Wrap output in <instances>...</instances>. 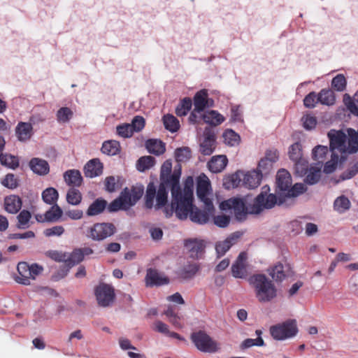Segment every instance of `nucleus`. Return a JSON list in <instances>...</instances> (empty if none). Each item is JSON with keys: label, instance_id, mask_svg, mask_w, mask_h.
<instances>
[{"label": "nucleus", "instance_id": "26", "mask_svg": "<svg viewBox=\"0 0 358 358\" xmlns=\"http://www.w3.org/2000/svg\"><path fill=\"white\" fill-rule=\"evenodd\" d=\"M289 268L288 265L284 266L283 264L279 263L271 268L268 270L270 275L272 277L273 280L275 281H282L287 276L289 275Z\"/></svg>", "mask_w": 358, "mask_h": 358}, {"label": "nucleus", "instance_id": "58", "mask_svg": "<svg viewBox=\"0 0 358 358\" xmlns=\"http://www.w3.org/2000/svg\"><path fill=\"white\" fill-rule=\"evenodd\" d=\"M294 167L296 173L299 176L306 174L308 170V162L305 158H302L298 161H295Z\"/></svg>", "mask_w": 358, "mask_h": 358}, {"label": "nucleus", "instance_id": "44", "mask_svg": "<svg viewBox=\"0 0 358 358\" xmlns=\"http://www.w3.org/2000/svg\"><path fill=\"white\" fill-rule=\"evenodd\" d=\"M327 146L324 145H317L313 150L312 155L313 158L317 162L316 165H322L323 161L324 160L325 156L328 152Z\"/></svg>", "mask_w": 358, "mask_h": 358}, {"label": "nucleus", "instance_id": "47", "mask_svg": "<svg viewBox=\"0 0 358 358\" xmlns=\"http://www.w3.org/2000/svg\"><path fill=\"white\" fill-rule=\"evenodd\" d=\"M345 159H341V155L339 156L337 153L331 154V160L326 162L324 166V172L326 173H331L334 172L338 166V162L341 164Z\"/></svg>", "mask_w": 358, "mask_h": 358}, {"label": "nucleus", "instance_id": "28", "mask_svg": "<svg viewBox=\"0 0 358 358\" xmlns=\"http://www.w3.org/2000/svg\"><path fill=\"white\" fill-rule=\"evenodd\" d=\"M64 179L69 186H80L83 182V177L78 170L71 169L64 173Z\"/></svg>", "mask_w": 358, "mask_h": 358}, {"label": "nucleus", "instance_id": "42", "mask_svg": "<svg viewBox=\"0 0 358 358\" xmlns=\"http://www.w3.org/2000/svg\"><path fill=\"white\" fill-rule=\"evenodd\" d=\"M62 213V208L57 204L53 205L45 213V220L50 222H57L61 218Z\"/></svg>", "mask_w": 358, "mask_h": 358}, {"label": "nucleus", "instance_id": "30", "mask_svg": "<svg viewBox=\"0 0 358 358\" xmlns=\"http://www.w3.org/2000/svg\"><path fill=\"white\" fill-rule=\"evenodd\" d=\"M200 118L204 122L213 126L219 125L224 121V117L216 110L208 111L201 115Z\"/></svg>", "mask_w": 358, "mask_h": 358}, {"label": "nucleus", "instance_id": "40", "mask_svg": "<svg viewBox=\"0 0 358 358\" xmlns=\"http://www.w3.org/2000/svg\"><path fill=\"white\" fill-rule=\"evenodd\" d=\"M58 198L59 193L57 190L54 187H48L42 192L43 201L47 204H57Z\"/></svg>", "mask_w": 358, "mask_h": 358}, {"label": "nucleus", "instance_id": "61", "mask_svg": "<svg viewBox=\"0 0 358 358\" xmlns=\"http://www.w3.org/2000/svg\"><path fill=\"white\" fill-rule=\"evenodd\" d=\"M1 184L9 189H15L18 186V181L12 173L7 174L1 181Z\"/></svg>", "mask_w": 358, "mask_h": 358}, {"label": "nucleus", "instance_id": "8", "mask_svg": "<svg viewBox=\"0 0 358 358\" xmlns=\"http://www.w3.org/2000/svg\"><path fill=\"white\" fill-rule=\"evenodd\" d=\"M115 232V227L111 223H96L87 229L86 236L93 241H100L111 236Z\"/></svg>", "mask_w": 358, "mask_h": 358}, {"label": "nucleus", "instance_id": "45", "mask_svg": "<svg viewBox=\"0 0 358 358\" xmlns=\"http://www.w3.org/2000/svg\"><path fill=\"white\" fill-rule=\"evenodd\" d=\"M165 128L171 132H176L180 127L179 121L173 115L167 114L163 117Z\"/></svg>", "mask_w": 358, "mask_h": 358}, {"label": "nucleus", "instance_id": "37", "mask_svg": "<svg viewBox=\"0 0 358 358\" xmlns=\"http://www.w3.org/2000/svg\"><path fill=\"white\" fill-rule=\"evenodd\" d=\"M120 151V143L115 140H110L103 142L101 147V152L109 156H113Z\"/></svg>", "mask_w": 358, "mask_h": 358}, {"label": "nucleus", "instance_id": "36", "mask_svg": "<svg viewBox=\"0 0 358 358\" xmlns=\"http://www.w3.org/2000/svg\"><path fill=\"white\" fill-rule=\"evenodd\" d=\"M322 165L310 166L307 171V176L305 178V182L308 185H315L320 179Z\"/></svg>", "mask_w": 358, "mask_h": 358}, {"label": "nucleus", "instance_id": "56", "mask_svg": "<svg viewBox=\"0 0 358 358\" xmlns=\"http://www.w3.org/2000/svg\"><path fill=\"white\" fill-rule=\"evenodd\" d=\"M31 213L29 211L23 210L17 215V227L20 229H26L29 227V222L31 219Z\"/></svg>", "mask_w": 358, "mask_h": 358}, {"label": "nucleus", "instance_id": "32", "mask_svg": "<svg viewBox=\"0 0 358 358\" xmlns=\"http://www.w3.org/2000/svg\"><path fill=\"white\" fill-rule=\"evenodd\" d=\"M317 101L322 105L332 106L335 103L336 96L333 90L322 89L317 94Z\"/></svg>", "mask_w": 358, "mask_h": 358}, {"label": "nucleus", "instance_id": "48", "mask_svg": "<svg viewBox=\"0 0 358 358\" xmlns=\"http://www.w3.org/2000/svg\"><path fill=\"white\" fill-rule=\"evenodd\" d=\"M155 164V159L152 156H144L138 159L137 162V169L144 171L152 167Z\"/></svg>", "mask_w": 358, "mask_h": 358}, {"label": "nucleus", "instance_id": "52", "mask_svg": "<svg viewBox=\"0 0 358 358\" xmlns=\"http://www.w3.org/2000/svg\"><path fill=\"white\" fill-rule=\"evenodd\" d=\"M66 201L69 204L73 206L80 204L82 201L80 192L75 188L69 189L66 194Z\"/></svg>", "mask_w": 358, "mask_h": 358}, {"label": "nucleus", "instance_id": "23", "mask_svg": "<svg viewBox=\"0 0 358 358\" xmlns=\"http://www.w3.org/2000/svg\"><path fill=\"white\" fill-rule=\"evenodd\" d=\"M262 178V176L257 171L243 172V187L248 189L256 188L260 185Z\"/></svg>", "mask_w": 358, "mask_h": 358}, {"label": "nucleus", "instance_id": "24", "mask_svg": "<svg viewBox=\"0 0 358 358\" xmlns=\"http://www.w3.org/2000/svg\"><path fill=\"white\" fill-rule=\"evenodd\" d=\"M228 159L225 155H217L211 158L208 163L209 170L213 173H220L226 167Z\"/></svg>", "mask_w": 358, "mask_h": 358}, {"label": "nucleus", "instance_id": "33", "mask_svg": "<svg viewBox=\"0 0 358 358\" xmlns=\"http://www.w3.org/2000/svg\"><path fill=\"white\" fill-rule=\"evenodd\" d=\"M146 148L150 153L155 155L163 154L165 150V144L157 139H150L146 141Z\"/></svg>", "mask_w": 358, "mask_h": 358}, {"label": "nucleus", "instance_id": "35", "mask_svg": "<svg viewBox=\"0 0 358 358\" xmlns=\"http://www.w3.org/2000/svg\"><path fill=\"white\" fill-rule=\"evenodd\" d=\"M199 270V266L196 263H190L185 264L179 271V275L184 279H190L193 278Z\"/></svg>", "mask_w": 358, "mask_h": 358}, {"label": "nucleus", "instance_id": "34", "mask_svg": "<svg viewBox=\"0 0 358 358\" xmlns=\"http://www.w3.org/2000/svg\"><path fill=\"white\" fill-rule=\"evenodd\" d=\"M343 102L350 113L358 117V91L352 98L348 94H344Z\"/></svg>", "mask_w": 358, "mask_h": 358}, {"label": "nucleus", "instance_id": "10", "mask_svg": "<svg viewBox=\"0 0 358 358\" xmlns=\"http://www.w3.org/2000/svg\"><path fill=\"white\" fill-rule=\"evenodd\" d=\"M263 189H264V192H262L255 198L252 208L250 210L251 213L259 214L264 209L271 208L277 203L278 199L275 194H266V191L269 190V187L264 186Z\"/></svg>", "mask_w": 358, "mask_h": 358}, {"label": "nucleus", "instance_id": "43", "mask_svg": "<svg viewBox=\"0 0 358 358\" xmlns=\"http://www.w3.org/2000/svg\"><path fill=\"white\" fill-rule=\"evenodd\" d=\"M73 113L69 107L60 108L56 114L57 121L59 124H65L69 122L73 117Z\"/></svg>", "mask_w": 358, "mask_h": 358}, {"label": "nucleus", "instance_id": "38", "mask_svg": "<svg viewBox=\"0 0 358 358\" xmlns=\"http://www.w3.org/2000/svg\"><path fill=\"white\" fill-rule=\"evenodd\" d=\"M351 203L348 198L344 195L337 197L334 202V209L337 213L342 214L350 208Z\"/></svg>", "mask_w": 358, "mask_h": 358}, {"label": "nucleus", "instance_id": "27", "mask_svg": "<svg viewBox=\"0 0 358 358\" xmlns=\"http://www.w3.org/2000/svg\"><path fill=\"white\" fill-rule=\"evenodd\" d=\"M215 138L213 134H206L200 145V151L204 155H210L215 150Z\"/></svg>", "mask_w": 358, "mask_h": 358}, {"label": "nucleus", "instance_id": "46", "mask_svg": "<svg viewBox=\"0 0 358 358\" xmlns=\"http://www.w3.org/2000/svg\"><path fill=\"white\" fill-rule=\"evenodd\" d=\"M257 338L256 339L253 338H247L243 341L241 343V348L246 349L251 348L252 346H264V341L262 338L261 335L262 334L261 330H256L255 331Z\"/></svg>", "mask_w": 358, "mask_h": 358}, {"label": "nucleus", "instance_id": "41", "mask_svg": "<svg viewBox=\"0 0 358 358\" xmlns=\"http://www.w3.org/2000/svg\"><path fill=\"white\" fill-rule=\"evenodd\" d=\"M306 191V187L303 183H296L293 187H289L283 195V202L285 199L296 197Z\"/></svg>", "mask_w": 358, "mask_h": 358}, {"label": "nucleus", "instance_id": "31", "mask_svg": "<svg viewBox=\"0 0 358 358\" xmlns=\"http://www.w3.org/2000/svg\"><path fill=\"white\" fill-rule=\"evenodd\" d=\"M243 171H237L224 179V186L226 189L241 187L243 186Z\"/></svg>", "mask_w": 358, "mask_h": 358}, {"label": "nucleus", "instance_id": "2", "mask_svg": "<svg viewBox=\"0 0 358 358\" xmlns=\"http://www.w3.org/2000/svg\"><path fill=\"white\" fill-rule=\"evenodd\" d=\"M172 163L170 160L165 161L160 171V185L157 192L153 182H150L147 186L145 196V204L146 208H152L154 206V200L156 199V209H159L167 203L168 188H170L172 199L177 201V197L182 194V189L180 186V178L181 175L180 166L178 170L175 169L171 173Z\"/></svg>", "mask_w": 358, "mask_h": 358}, {"label": "nucleus", "instance_id": "29", "mask_svg": "<svg viewBox=\"0 0 358 358\" xmlns=\"http://www.w3.org/2000/svg\"><path fill=\"white\" fill-rule=\"evenodd\" d=\"M107 206L108 203L105 199L102 198L96 199L94 201H93L92 203L90 205L87 210L86 214L88 216H95L99 215L103 212L106 207L108 208Z\"/></svg>", "mask_w": 358, "mask_h": 358}, {"label": "nucleus", "instance_id": "63", "mask_svg": "<svg viewBox=\"0 0 358 358\" xmlns=\"http://www.w3.org/2000/svg\"><path fill=\"white\" fill-rule=\"evenodd\" d=\"M317 99V94L315 92H310L307 94L303 99V104L308 108H313L315 107L316 103H319Z\"/></svg>", "mask_w": 358, "mask_h": 358}, {"label": "nucleus", "instance_id": "20", "mask_svg": "<svg viewBox=\"0 0 358 358\" xmlns=\"http://www.w3.org/2000/svg\"><path fill=\"white\" fill-rule=\"evenodd\" d=\"M17 270L18 275L15 277V280L22 285H30V266L26 262H20L17 264Z\"/></svg>", "mask_w": 358, "mask_h": 358}, {"label": "nucleus", "instance_id": "59", "mask_svg": "<svg viewBox=\"0 0 358 358\" xmlns=\"http://www.w3.org/2000/svg\"><path fill=\"white\" fill-rule=\"evenodd\" d=\"M273 164H272L271 162L263 158L259 162L257 171L259 173L262 177L263 176L267 175L272 169Z\"/></svg>", "mask_w": 358, "mask_h": 358}, {"label": "nucleus", "instance_id": "19", "mask_svg": "<svg viewBox=\"0 0 358 358\" xmlns=\"http://www.w3.org/2000/svg\"><path fill=\"white\" fill-rule=\"evenodd\" d=\"M208 91L205 89L196 92L194 97V110L200 113L203 111L206 107L211 106V104H209L210 99H208ZM210 101L213 102L212 100H210Z\"/></svg>", "mask_w": 358, "mask_h": 358}, {"label": "nucleus", "instance_id": "51", "mask_svg": "<svg viewBox=\"0 0 358 358\" xmlns=\"http://www.w3.org/2000/svg\"><path fill=\"white\" fill-rule=\"evenodd\" d=\"M224 142L230 145L235 146L239 143V135L231 129L226 130L223 134Z\"/></svg>", "mask_w": 358, "mask_h": 358}, {"label": "nucleus", "instance_id": "15", "mask_svg": "<svg viewBox=\"0 0 358 358\" xmlns=\"http://www.w3.org/2000/svg\"><path fill=\"white\" fill-rule=\"evenodd\" d=\"M145 284L148 287L167 285L169 279L156 269L149 268L145 275Z\"/></svg>", "mask_w": 358, "mask_h": 358}, {"label": "nucleus", "instance_id": "3", "mask_svg": "<svg viewBox=\"0 0 358 358\" xmlns=\"http://www.w3.org/2000/svg\"><path fill=\"white\" fill-rule=\"evenodd\" d=\"M248 281L254 288L255 296L259 303L271 302L277 297L278 289L275 285L265 275H253Z\"/></svg>", "mask_w": 358, "mask_h": 358}, {"label": "nucleus", "instance_id": "7", "mask_svg": "<svg viewBox=\"0 0 358 358\" xmlns=\"http://www.w3.org/2000/svg\"><path fill=\"white\" fill-rule=\"evenodd\" d=\"M220 208L222 210H233L236 219L242 222L246 219L248 213L252 214L250 210L252 206L248 208L242 199L231 198L221 202Z\"/></svg>", "mask_w": 358, "mask_h": 358}, {"label": "nucleus", "instance_id": "14", "mask_svg": "<svg viewBox=\"0 0 358 358\" xmlns=\"http://www.w3.org/2000/svg\"><path fill=\"white\" fill-rule=\"evenodd\" d=\"M277 187L282 193L279 198V205L283 203L282 197L287 189L291 187L292 178L289 173L285 169L279 170L276 176Z\"/></svg>", "mask_w": 358, "mask_h": 358}, {"label": "nucleus", "instance_id": "50", "mask_svg": "<svg viewBox=\"0 0 358 358\" xmlns=\"http://www.w3.org/2000/svg\"><path fill=\"white\" fill-rule=\"evenodd\" d=\"M289 157L292 162L298 161L302 158V145L300 143H295L292 144L289 148Z\"/></svg>", "mask_w": 358, "mask_h": 358}, {"label": "nucleus", "instance_id": "6", "mask_svg": "<svg viewBox=\"0 0 358 358\" xmlns=\"http://www.w3.org/2000/svg\"><path fill=\"white\" fill-rule=\"evenodd\" d=\"M272 338L276 341H285L294 337L298 333L295 320H287L282 323L273 325L269 329Z\"/></svg>", "mask_w": 358, "mask_h": 358}, {"label": "nucleus", "instance_id": "21", "mask_svg": "<svg viewBox=\"0 0 358 358\" xmlns=\"http://www.w3.org/2000/svg\"><path fill=\"white\" fill-rule=\"evenodd\" d=\"M29 165L31 170L39 176H45L50 171V166L48 162L43 159L33 158L30 160Z\"/></svg>", "mask_w": 358, "mask_h": 358}, {"label": "nucleus", "instance_id": "25", "mask_svg": "<svg viewBox=\"0 0 358 358\" xmlns=\"http://www.w3.org/2000/svg\"><path fill=\"white\" fill-rule=\"evenodd\" d=\"M22 207V200L16 195H10L4 199V208L11 214L17 213Z\"/></svg>", "mask_w": 358, "mask_h": 358}, {"label": "nucleus", "instance_id": "18", "mask_svg": "<svg viewBox=\"0 0 358 358\" xmlns=\"http://www.w3.org/2000/svg\"><path fill=\"white\" fill-rule=\"evenodd\" d=\"M185 246L189 253L190 257L193 259H199L202 257L205 245L201 240H187L185 243Z\"/></svg>", "mask_w": 358, "mask_h": 358}, {"label": "nucleus", "instance_id": "60", "mask_svg": "<svg viewBox=\"0 0 358 358\" xmlns=\"http://www.w3.org/2000/svg\"><path fill=\"white\" fill-rule=\"evenodd\" d=\"M116 131L117 134L122 138H129L134 134L130 124L127 123L117 126Z\"/></svg>", "mask_w": 358, "mask_h": 358}, {"label": "nucleus", "instance_id": "5", "mask_svg": "<svg viewBox=\"0 0 358 358\" xmlns=\"http://www.w3.org/2000/svg\"><path fill=\"white\" fill-rule=\"evenodd\" d=\"M329 139V148L333 153L341 155V159H345L349 154H353L350 152V136H348V144L347 135L341 130L331 129L328 132Z\"/></svg>", "mask_w": 358, "mask_h": 358}, {"label": "nucleus", "instance_id": "62", "mask_svg": "<svg viewBox=\"0 0 358 358\" xmlns=\"http://www.w3.org/2000/svg\"><path fill=\"white\" fill-rule=\"evenodd\" d=\"M64 228L61 225L54 226L44 230L43 234L46 237L61 236L64 233Z\"/></svg>", "mask_w": 358, "mask_h": 358}, {"label": "nucleus", "instance_id": "64", "mask_svg": "<svg viewBox=\"0 0 358 358\" xmlns=\"http://www.w3.org/2000/svg\"><path fill=\"white\" fill-rule=\"evenodd\" d=\"M303 127L307 130L313 129L317 124V119L311 115H303L301 118Z\"/></svg>", "mask_w": 358, "mask_h": 358}, {"label": "nucleus", "instance_id": "4", "mask_svg": "<svg viewBox=\"0 0 358 358\" xmlns=\"http://www.w3.org/2000/svg\"><path fill=\"white\" fill-rule=\"evenodd\" d=\"M143 192V185L132 187L131 189L124 188L119 197L108 206V210L116 212L119 210H128L141 198Z\"/></svg>", "mask_w": 358, "mask_h": 358}, {"label": "nucleus", "instance_id": "9", "mask_svg": "<svg viewBox=\"0 0 358 358\" xmlns=\"http://www.w3.org/2000/svg\"><path fill=\"white\" fill-rule=\"evenodd\" d=\"M191 339L196 348L203 352H215L219 349L218 344L204 331L193 333Z\"/></svg>", "mask_w": 358, "mask_h": 358}, {"label": "nucleus", "instance_id": "16", "mask_svg": "<svg viewBox=\"0 0 358 358\" xmlns=\"http://www.w3.org/2000/svg\"><path fill=\"white\" fill-rule=\"evenodd\" d=\"M241 237L239 232H235L230 234L224 241H218L215 243V250L217 257H220L226 254V252L236 243Z\"/></svg>", "mask_w": 358, "mask_h": 358}, {"label": "nucleus", "instance_id": "39", "mask_svg": "<svg viewBox=\"0 0 358 358\" xmlns=\"http://www.w3.org/2000/svg\"><path fill=\"white\" fill-rule=\"evenodd\" d=\"M66 264L69 267L79 264L84 258V252L82 249H76L72 252H66Z\"/></svg>", "mask_w": 358, "mask_h": 358}, {"label": "nucleus", "instance_id": "22", "mask_svg": "<svg viewBox=\"0 0 358 358\" xmlns=\"http://www.w3.org/2000/svg\"><path fill=\"white\" fill-rule=\"evenodd\" d=\"M103 165L99 159L90 160L84 167L85 176L87 178H94L102 173Z\"/></svg>", "mask_w": 358, "mask_h": 358}, {"label": "nucleus", "instance_id": "1", "mask_svg": "<svg viewBox=\"0 0 358 358\" xmlns=\"http://www.w3.org/2000/svg\"><path fill=\"white\" fill-rule=\"evenodd\" d=\"M194 180L192 176L186 178L184 182L182 194L177 197V201L171 199V208H165L166 217H169L175 212L176 217L185 220L189 217L193 222L204 224L213 216L215 208L213 203H203L204 210H201L194 206Z\"/></svg>", "mask_w": 358, "mask_h": 358}, {"label": "nucleus", "instance_id": "57", "mask_svg": "<svg viewBox=\"0 0 358 358\" xmlns=\"http://www.w3.org/2000/svg\"><path fill=\"white\" fill-rule=\"evenodd\" d=\"M175 157L177 162H186L191 157V150L187 147L177 148L175 151Z\"/></svg>", "mask_w": 358, "mask_h": 358}, {"label": "nucleus", "instance_id": "54", "mask_svg": "<svg viewBox=\"0 0 358 358\" xmlns=\"http://www.w3.org/2000/svg\"><path fill=\"white\" fill-rule=\"evenodd\" d=\"M192 106V101L190 98L183 99L176 109V113L178 116L186 115Z\"/></svg>", "mask_w": 358, "mask_h": 358}, {"label": "nucleus", "instance_id": "17", "mask_svg": "<svg viewBox=\"0 0 358 358\" xmlns=\"http://www.w3.org/2000/svg\"><path fill=\"white\" fill-rule=\"evenodd\" d=\"M15 136L19 141L27 142L34 135V129L31 123L19 122L15 129Z\"/></svg>", "mask_w": 358, "mask_h": 358}, {"label": "nucleus", "instance_id": "49", "mask_svg": "<svg viewBox=\"0 0 358 358\" xmlns=\"http://www.w3.org/2000/svg\"><path fill=\"white\" fill-rule=\"evenodd\" d=\"M347 86V80L343 74L336 75L331 80V87L337 92H343Z\"/></svg>", "mask_w": 358, "mask_h": 358}, {"label": "nucleus", "instance_id": "13", "mask_svg": "<svg viewBox=\"0 0 358 358\" xmlns=\"http://www.w3.org/2000/svg\"><path fill=\"white\" fill-rule=\"evenodd\" d=\"M247 254L242 252L231 266V274L236 278H245L248 275Z\"/></svg>", "mask_w": 358, "mask_h": 358}, {"label": "nucleus", "instance_id": "12", "mask_svg": "<svg viewBox=\"0 0 358 358\" xmlns=\"http://www.w3.org/2000/svg\"><path fill=\"white\" fill-rule=\"evenodd\" d=\"M210 192V182L208 178L205 174L199 176L197 180L196 194L201 201L203 203H213L212 200L208 197Z\"/></svg>", "mask_w": 358, "mask_h": 358}, {"label": "nucleus", "instance_id": "11", "mask_svg": "<svg viewBox=\"0 0 358 358\" xmlns=\"http://www.w3.org/2000/svg\"><path fill=\"white\" fill-rule=\"evenodd\" d=\"M95 295L99 305L107 307L110 306L114 301V289L110 285L101 283L96 287Z\"/></svg>", "mask_w": 358, "mask_h": 358}, {"label": "nucleus", "instance_id": "55", "mask_svg": "<svg viewBox=\"0 0 358 358\" xmlns=\"http://www.w3.org/2000/svg\"><path fill=\"white\" fill-rule=\"evenodd\" d=\"M347 132L348 136H350V152L356 153L358 152V129L349 128Z\"/></svg>", "mask_w": 358, "mask_h": 358}, {"label": "nucleus", "instance_id": "53", "mask_svg": "<svg viewBox=\"0 0 358 358\" xmlns=\"http://www.w3.org/2000/svg\"><path fill=\"white\" fill-rule=\"evenodd\" d=\"M0 162L2 165H4L10 169H15L19 166L18 159L11 155L1 154Z\"/></svg>", "mask_w": 358, "mask_h": 358}]
</instances>
